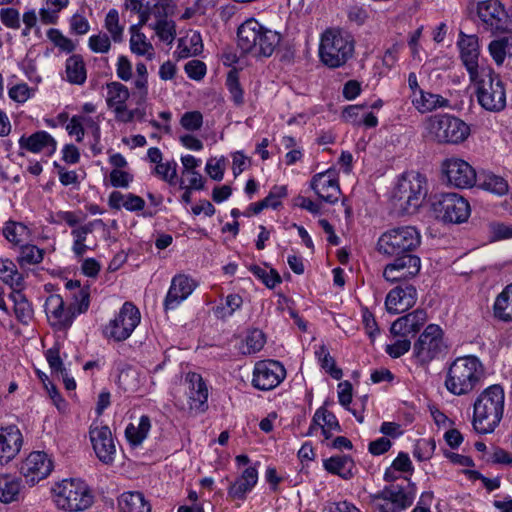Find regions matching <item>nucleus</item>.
<instances>
[{
	"instance_id": "1",
	"label": "nucleus",
	"mask_w": 512,
	"mask_h": 512,
	"mask_svg": "<svg viewBox=\"0 0 512 512\" xmlns=\"http://www.w3.org/2000/svg\"><path fill=\"white\" fill-rule=\"evenodd\" d=\"M505 406V393L500 385L484 389L473 405L472 425L479 434L492 433L501 422Z\"/></svg>"
},
{
	"instance_id": "2",
	"label": "nucleus",
	"mask_w": 512,
	"mask_h": 512,
	"mask_svg": "<svg viewBox=\"0 0 512 512\" xmlns=\"http://www.w3.org/2000/svg\"><path fill=\"white\" fill-rule=\"evenodd\" d=\"M281 35L266 28L256 19L245 20L237 29V46L253 57H270L280 44Z\"/></svg>"
},
{
	"instance_id": "3",
	"label": "nucleus",
	"mask_w": 512,
	"mask_h": 512,
	"mask_svg": "<svg viewBox=\"0 0 512 512\" xmlns=\"http://www.w3.org/2000/svg\"><path fill=\"white\" fill-rule=\"evenodd\" d=\"M484 375L485 368L478 357H458L449 366L445 387L454 395H467L480 385Z\"/></svg>"
},
{
	"instance_id": "4",
	"label": "nucleus",
	"mask_w": 512,
	"mask_h": 512,
	"mask_svg": "<svg viewBox=\"0 0 512 512\" xmlns=\"http://www.w3.org/2000/svg\"><path fill=\"white\" fill-rule=\"evenodd\" d=\"M476 87L480 106L489 112H500L506 107V89L500 76L490 67H481L476 77L470 78Z\"/></svg>"
},
{
	"instance_id": "5",
	"label": "nucleus",
	"mask_w": 512,
	"mask_h": 512,
	"mask_svg": "<svg viewBox=\"0 0 512 512\" xmlns=\"http://www.w3.org/2000/svg\"><path fill=\"white\" fill-rule=\"evenodd\" d=\"M353 37L340 29H327L321 36L319 56L324 65L338 68L347 63L354 54Z\"/></svg>"
},
{
	"instance_id": "6",
	"label": "nucleus",
	"mask_w": 512,
	"mask_h": 512,
	"mask_svg": "<svg viewBox=\"0 0 512 512\" xmlns=\"http://www.w3.org/2000/svg\"><path fill=\"white\" fill-rule=\"evenodd\" d=\"M421 245L420 231L411 225L390 228L383 232L376 243V250L385 257L412 254Z\"/></svg>"
},
{
	"instance_id": "7",
	"label": "nucleus",
	"mask_w": 512,
	"mask_h": 512,
	"mask_svg": "<svg viewBox=\"0 0 512 512\" xmlns=\"http://www.w3.org/2000/svg\"><path fill=\"white\" fill-rule=\"evenodd\" d=\"M425 136L438 144H459L470 135L469 126L461 119L449 115H434L425 122Z\"/></svg>"
},
{
	"instance_id": "8",
	"label": "nucleus",
	"mask_w": 512,
	"mask_h": 512,
	"mask_svg": "<svg viewBox=\"0 0 512 512\" xmlns=\"http://www.w3.org/2000/svg\"><path fill=\"white\" fill-rule=\"evenodd\" d=\"M54 501L59 509L81 512L90 508L94 501L89 486L80 479H64L53 487Z\"/></svg>"
},
{
	"instance_id": "9",
	"label": "nucleus",
	"mask_w": 512,
	"mask_h": 512,
	"mask_svg": "<svg viewBox=\"0 0 512 512\" xmlns=\"http://www.w3.org/2000/svg\"><path fill=\"white\" fill-rule=\"evenodd\" d=\"M427 194L426 178L418 172L401 176L393 193L394 204L405 214L414 213Z\"/></svg>"
},
{
	"instance_id": "10",
	"label": "nucleus",
	"mask_w": 512,
	"mask_h": 512,
	"mask_svg": "<svg viewBox=\"0 0 512 512\" xmlns=\"http://www.w3.org/2000/svg\"><path fill=\"white\" fill-rule=\"evenodd\" d=\"M444 333L437 324H429L413 345V357L420 365H426L445 353L447 345Z\"/></svg>"
},
{
	"instance_id": "11",
	"label": "nucleus",
	"mask_w": 512,
	"mask_h": 512,
	"mask_svg": "<svg viewBox=\"0 0 512 512\" xmlns=\"http://www.w3.org/2000/svg\"><path fill=\"white\" fill-rule=\"evenodd\" d=\"M479 26L492 34L509 32L512 20L500 0H483L476 3Z\"/></svg>"
},
{
	"instance_id": "12",
	"label": "nucleus",
	"mask_w": 512,
	"mask_h": 512,
	"mask_svg": "<svg viewBox=\"0 0 512 512\" xmlns=\"http://www.w3.org/2000/svg\"><path fill=\"white\" fill-rule=\"evenodd\" d=\"M141 321L139 309L132 302H125L115 318L103 328V335L108 340L122 342L128 339Z\"/></svg>"
},
{
	"instance_id": "13",
	"label": "nucleus",
	"mask_w": 512,
	"mask_h": 512,
	"mask_svg": "<svg viewBox=\"0 0 512 512\" xmlns=\"http://www.w3.org/2000/svg\"><path fill=\"white\" fill-rule=\"evenodd\" d=\"M432 205L437 217L448 223H463L471 213L468 201L457 193L441 194Z\"/></svg>"
},
{
	"instance_id": "14",
	"label": "nucleus",
	"mask_w": 512,
	"mask_h": 512,
	"mask_svg": "<svg viewBox=\"0 0 512 512\" xmlns=\"http://www.w3.org/2000/svg\"><path fill=\"white\" fill-rule=\"evenodd\" d=\"M187 403L177 406L190 415L202 414L208 409L209 390L203 377L196 372H189L185 377Z\"/></svg>"
},
{
	"instance_id": "15",
	"label": "nucleus",
	"mask_w": 512,
	"mask_h": 512,
	"mask_svg": "<svg viewBox=\"0 0 512 512\" xmlns=\"http://www.w3.org/2000/svg\"><path fill=\"white\" fill-rule=\"evenodd\" d=\"M286 378V369L276 360H261L255 363L252 374V386L261 391H270Z\"/></svg>"
},
{
	"instance_id": "16",
	"label": "nucleus",
	"mask_w": 512,
	"mask_h": 512,
	"mask_svg": "<svg viewBox=\"0 0 512 512\" xmlns=\"http://www.w3.org/2000/svg\"><path fill=\"white\" fill-rule=\"evenodd\" d=\"M441 170L447 182L456 188H471L477 181L475 169L460 158L445 159L441 164Z\"/></svg>"
},
{
	"instance_id": "17",
	"label": "nucleus",
	"mask_w": 512,
	"mask_h": 512,
	"mask_svg": "<svg viewBox=\"0 0 512 512\" xmlns=\"http://www.w3.org/2000/svg\"><path fill=\"white\" fill-rule=\"evenodd\" d=\"M89 437L97 458L104 464H112L116 445L110 428L95 421L90 425Z\"/></svg>"
},
{
	"instance_id": "18",
	"label": "nucleus",
	"mask_w": 512,
	"mask_h": 512,
	"mask_svg": "<svg viewBox=\"0 0 512 512\" xmlns=\"http://www.w3.org/2000/svg\"><path fill=\"white\" fill-rule=\"evenodd\" d=\"M396 259L388 263L383 270L386 281L394 283L415 277L421 268V260L414 254L395 256Z\"/></svg>"
},
{
	"instance_id": "19",
	"label": "nucleus",
	"mask_w": 512,
	"mask_h": 512,
	"mask_svg": "<svg viewBox=\"0 0 512 512\" xmlns=\"http://www.w3.org/2000/svg\"><path fill=\"white\" fill-rule=\"evenodd\" d=\"M53 470V463L45 452H31L22 463L20 473L33 486L45 479Z\"/></svg>"
},
{
	"instance_id": "20",
	"label": "nucleus",
	"mask_w": 512,
	"mask_h": 512,
	"mask_svg": "<svg viewBox=\"0 0 512 512\" xmlns=\"http://www.w3.org/2000/svg\"><path fill=\"white\" fill-rule=\"evenodd\" d=\"M45 312L49 323L57 330L68 329L76 318V312H73L71 306L65 307L59 294H52L46 299Z\"/></svg>"
},
{
	"instance_id": "21",
	"label": "nucleus",
	"mask_w": 512,
	"mask_h": 512,
	"mask_svg": "<svg viewBox=\"0 0 512 512\" xmlns=\"http://www.w3.org/2000/svg\"><path fill=\"white\" fill-rule=\"evenodd\" d=\"M370 498L371 502L387 503L392 512H401L413 503L414 494L407 492L402 486L390 485L370 495Z\"/></svg>"
},
{
	"instance_id": "22",
	"label": "nucleus",
	"mask_w": 512,
	"mask_h": 512,
	"mask_svg": "<svg viewBox=\"0 0 512 512\" xmlns=\"http://www.w3.org/2000/svg\"><path fill=\"white\" fill-rule=\"evenodd\" d=\"M310 187L319 198L331 204L337 202L341 194L337 174L332 169L314 175Z\"/></svg>"
},
{
	"instance_id": "23",
	"label": "nucleus",
	"mask_w": 512,
	"mask_h": 512,
	"mask_svg": "<svg viewBox=\"0 0 512 512\" xmlns=\"http://www.w3.org/2000/svg\"><path fill=\"white\" fill-rule=\"evenodd\" d=\"M416 301V288L411 284H405L393 288L387 294L385 306L389 313L399 314L413 307Z\"/></svg>"
},
{
	"instance_id": "24",
	"label": "nucleus",
	"mask_w": 512,
	"mask_h": 512,
	"mask_svg": "<svg viewBox=\"0 0 512 512\" xmlns=\"http://www.w3.org/2000/svg\"><path fill=\"white\" fill-rule=\"evenodd\" d=\"M22 433L15 425L0 428V467L13 460L21 450Z\"/></svg>"
},
{
	"instance_id": "25",
	"label": "nucleus",
	"mask_w": 512,
	"mask_h": 512,
	"mask_svg": "<svg viewBox=\"0 0 512 512\" xmlns=\"http://www.w3.org/2000/svg\"><path fill=\"white\" fill-rule=\"evenodd\" d=\"M196 288L195 281L183 274L176 275L172 278L171 285L164 300L165 310H174Z\"/></svg>"
},
{
	"instance_id": "26",
	"label": "nucleus",
	"mask_w": 512,
	"mask_h": 512,
	"mask_svg": "<svg viewBox=\"0 0 512 512\" xmlns=\"http://www.w3.org/2000/svg\"><path fill=\"white\" fill-rule=\"evenodd\" d=\"M427 321V313L423 309H416L396 319L391 327L390 333L394 337H407L409 334H416Z\"/></svg>"
},
{
	"instance_id": "27",
	"label": "nucleus",
	"mask_w": 512,
	"mask_h": 512,
	"mask_svg": "<svg viewBox=\"0 0 512 512\" xmlns=\"http://www.w3.org/2000/svg\"><path fill=\"white\" fill-rule=\"evenodd\" d=\"M20 150L34 154L52 155L57 149L56 140L46 131H37L29 136L22 135L18 141Z\"/></svg>"
},
{
	"instance_id": "28",
	"label": "nucleus",
	"mask_w": 512,
	"mask_h": 512,
	"mask_svg": "<svg viewBox=\"0 0 512 512\" xmlns=\"http://www.w3.org/2000/svg\"><path fill=\"white\" fill-rule=\"evenodd\" d=\"M460 48L461 60L466 67L469 77H476L481 67H479V44L476 36H464L458 42Z\"/></svg>"
},
{
	"instance_id": "29",
	"label": "nucleus",
	"mask_w": 512,
	"mask_h": 512,
	"mask_svg": "<svg viewBox=\"0 0 512 512\" xmlns=\"http://www.w3.org/2000/svg\"><path fill=\"white\" fill-rule=\"evenodd\" d=\"M167 0H128L126 8L139 15V25H145L151 15L161 17L166 15Z\"/></svg>"
},
{
	"instance_id": "30",
	"label": "nucleus",
	"mask_w": 512,
	"mask_h": 512,
	"mask_svg": "<svg viewBox=\"0 0 512 512\" xmlns=\"http://www.w3.org/2000/svg\"><path fill=\"white\" fill-rule=\"evenodd\" d=\"M258 481V471L255 467L246 468L228 488V495L234 499L243 500Z\"/></svg>"
},
{
	"instance_id": "31",
	"label": "nucleus",
	"mask_w": 512,
	"mask_h": 512,
	"mask_svg": "<svg viewBox=\"0 0 512 512\" xmlns=\"http://www.w3.org/2000/svg\"><path fill=\"white\" fill-rule=\"evenodd\" d=\"M108 205L115 210L124 208L129 212H138L144 209L145 201L133 193L122 194L119 191H113L109 195Z\"/></svg>"
},
{
	"instance_id": "32",
	"label": "nucleus",
	"mask_w": 512,
	"mask_h": 512,
	"mask_svg": "<svg viewBox=\"0 0 512 512\" xmlns=\"http://www.w3.org/2000/svg\"><path fill=\"white\" fill-rule=\"evenodd\" d=\"M326 471L347 480L353 477L355 463L353 459L344 454L334 455L323 461Z\"/></svg>"
},
{
	"instance_id": "33",
	"label": "nucleus",
	"mask_w": 512,
	"mask_h": 512,
	"mask_svg": "<svg viewBox=\"0 0 512 512\" xmlns=\"http://www.w3.org/2000/svg\"><path fill=\"white\" fill-rule=\"evenodd\" d=\"M143 26L144 25L134 24L130 27V49L134 54L143 56L151 61L155 58V50L145 34L140 31Z\"/></svg>"
},
{
	"instance_id": "34",
	"label": "nucleus",
	"mask_w": 512,
	"mask_h": 512,
	"mask_svg": "<svg viewBox=\"0 0 512 512\" xmlns=\"http://www.w3.org/2000/svg\"><path fill=\"white\" fill-rule=\"evenodd\" d=\"M102 219H95L84 225L76 226L72 229L71 235L73 236L72 251L76 257H82L88 250L85 244L88 234L92 233L97 226H103Z\"/></svg>"
},
{
	"instance_id": "35",
	"label": "nucleus",
	"mask_w": 512,
	"mask_h": 512,
	"mask_svg": "<svg viewBox=\"0 0 512 512\" xmlns=\"http://www.w3.org/2000/svg\"><path fill=\"white\" fill-rule=\"evenodd\" d=\"M65 288L71 293L73 302L70 306L76 316L85 313L90 305L89 287H82L78 280H69L65 283Z\"/></svg>"
},
{
	"instance_id": "36",
	"label": "nucleus",
	"mask_w": 512,
	"mask_h": 512,
	"mask_svg": "<svg viewBox=\"0 0 512 512\" xmlns=\"http://www.w3.org/2000/svg\"><path fill=\"white\" fill-rule=\"evenodd\" d=\"M119 512H151V505L138 491L124 492L118 498Z\"/></svg>"
},
{
	"instance_id": "37",
	"label": "nucleus",
	"mask_w": 512,
	"mask_h": 512,
	"mask_svg": "<svg viewBox=\"0 0 512 512\" xmlns=\"http://www.w3.org/2000/svg\"><path fill=\"white\" fill-rule=\"evenodd\" d=\"M412 104L419 112L426 113L438 108L449 107V100L439 94L419 90L417 95L412 97Z\"/></svg>"
},
{
	"instance_id": "38",
	"label": "nucleus",
	"mask_w": 512,
	"mask_h": 512,
	"mask_svg": "<svg viewBox=\"0 0 512 512\" xmlns=\"http://www.w3.org/2000/svg\"><path fill=\"white\" fill-rule=\"evenodd\" d=\"M0 279L12 291H21L24 287V277L11 259H0Z\"/></svg>"
},
{
	"instance_id": "39",
	"label": "nucleus",
	"mask_w": 512,
	"mask_h": 512,
	"mask_svg": "<svg viewBox=\"0 0 512 512\" xmlns=\"http://www.w3.org/2000/svg\"><path fill=\"white\" fill-rule=\"evenodd\" d=\"M493 312L498 320L512 322V283L507 285L496 297Z\"/></svg>"
},
{
	"instance_id": "40",
	"label": "nucleus",
	"mask_w": 512,
	"mask_h": 512,
	"mask_svg": "<svg viewBox=\"0 0 512 512\" xmlns=\"http://www.w3.org/2000/svg\"><path fill=\"white\" fill-rule=\"evenodd\" d=\"M313 423L319 426L325 439H329L334 432H341V426L336 416L324 407L315 411Z\"/></svg>"
},
{
	"instance_id": "41",
	"label": "nucleus",
	"mask_w": 512,
	"mask_h": 512,
	"mask_svg": "<svg viewBox=\"0 0 512 512\" xmlns=\"http://www.w3.org/2000/svg\"><path fill=\"white\" fill-rule=\"evenodd\" d=\"M22 489L21 479L19 477L3 474L0 475V501L11 503L17 501Z\"/></svg>"
},
{
	"instance_id": "42",
	"label": "nucleus",
	"mask_w": 512,
	"mask_h": 512,
	"mask_svg": "<svg viewBox=\"0 0 512 512\" xmlns=\"http://www.w3.org/2000/svg\"><path fill=\"white\" fill-rule=\"evenodd\" d=\"M66 80L75 85H82L87 78L85 63L80 55H72L65 64Z\"/></svg>"
},
{
	"instance_id": "43",
	"label": "nucleus",
	"mask_w": 512,
	"mask_h": 512,
	"mask_svg": "<svg viewBox=\"0 0 512 512\" xmlns=\"http://www.w3.org/2000/svg\"><path fill=\"white\" fill-rule=\"evenodd\" d=\"M151 429V420L147 415H142L137 425L130 423L125 429V437L132 446H139L147 438Z\"/></svg>"
},
{
	"instance_id": "44",
	"label": "nucleus",
	"mask_w": 512,
	"mask_h": 512,
	"mask_svg": "<svg viewBox=\"0 0 512 512\" xmlns=\"http://www.w3.org/2000/svg\"><path fill=\"white\" fill-rule=\"evenodd\" d=\"M45 255V250L34 244L24 243L19 247L16 261L21 268L40 264Z\"/></svg>"
},
{
	"instance_id": "45",
	"label": "nucleus",
	"mask_w": 512,
	"mask_h": 512,
	"mask_svg": "<svg viewBox=\"0 0 512 512\" xmlns=\"http://www.w3.org/2000/svg\"><path fill=\"white\" fill-rule=\"evenodd\" d=\"M106 90V104L109 109L126 104L130 97L129 89L117 81L107 83Z\"/></svg>"
},
{
	"instance_id": "46",
	"label": "nucleus",
	"mask_w": 512,
	"mask_h": 512,
	"mask_svg": "<svg viewBox=\"0 0 512 512\" xmlns=\"http://www.w3.org/2000/svg\"><path fill=\"white\" fill-rule=\"evenodd\" d=\"M479 186L496 196H503L508 193V182L501 176L493 173H484L479 178Z\"/></svg>"
},
{
	"instance_id": "47",
	"label": "nucleus",
	"mask_w": 512,
	"mask_h": 512,
	"mask_svg": "<svg viewBox=\"0 0 512 512\" xmlns=\"http://www.w3.org/2000/svg\"><path fill=\"white\" fill-rule=\"evenodd\" d=\"M5 238L16 246H21L29 238V228L20 222L9 221L3 229Z\"/></svg>"
},
{
	"instance_id": "48",
	"label": "nucleus",
	"mask_w": 512,
	"mask_h": 512,
	"mask_svg": "<svg viewBox=\"0 0 512 512\" xmlns=\"http://www.w3.org/2000/svg\"><path fill=\"white\" fill-rule=\"evenodd\" d=\"M10 298L14 302V313L16 318L23 324H28L33 318V309L31 304L21 291H12Z\"/></svg>"
},
{
	"instance_id": "49",
	"label": "nucleus",
	"mask_w": 512,
	"mask_h": 512,
	"mask_svg": "<svg viewBox=\"0 0 512 512\" xmlns=\"http://www.w3.org/2000/svg\"><path fill=\"white\" fill-rule=\"evenodd\" d=\"M243 299L238 294H229L225 298V303L213 309L218 319H226L231 317L235 311L241 308Z\"/></svg>"
},
{
	"instance_id": "50",
	"label": "nucleus",
	"mask_w": 512,
	"mask_h": 512,
	"mask_svg": "<svg viewBox=\"0 0 512 512\" xmlns=\"http://www.w3.org/2000/svg\"><path fill=\"white\" fill-rule=\"evenodd\" d=\"M315 355L321 365V367L331 375L332 378L339 380L343 373L342 370L337 368L335 365L334 358L330 355L328 349L322 345L316 351Z\"/></svg>"
},
{
	"instance_id": "51",
	"label": "nucleus",
	"mask_w": 512,
	"mask_h": 512,
	"mask_svg": "<svg viewBox=\"0 0 512 512\" xmlns=\"http://www.w3.org/2000/svg\"><path fill=\"white\" fill-rule=\"evenodd\" d=\"M69 0H46L45 5L40 9L42 22L46 24L55 23L58 12L67 7Z\"/></svg>"
},
{
	"instance_id": "52",
	"label": "nucleus",
	"mask_w": 512,
	"mask_h": 512,
	"mask_svg": "<svg viewBox=\"0 0 512 512\" xmlns=\"http://www.w3.org/2000/svg\"><path fill=\"white\" fill-rule=\"evenodd\" d=\"M156 21L154 25H150L156 32L159 39L166 44L170 45L175 39L176 29L175 23L172 20H167L161 17Z\"/></svg>"
},
{
	"instance_id": "53",
	"label": "nucleus",
	"mask_w": 512,
	"mask_h": 512,
	"mask_svg": "<svg viewBox=\"0 0 512 512\" xmlns=\"http://www.w3.org/2000/svg\"><path fill=\"white\" fill-rule=\"evenodd\" d=\"M105 28L110 33L114 42H122L124 26L119 22V14L115 9H111L105 18Z\"/></svg>"
},
{
	"instance_id": "54",
	"label": "nucleus",
	"mask_w": 512,
	"mask_h": 512,
	"mask_svg": "<svg viewBox=\"0 0 512 512\" xmlns=\"http://www.w3.org/2000/svg\"><path fill=\"white\" fill-rule=\"evenodd\" d=\"M226 86L234 104L237 106L242 105L244 103V92L239 83L238 72L236 70L229 71Z\"/></svg>"
},
{
	"instance_id": "55",
	"label": "nucleus",
	"mask_w": 512,
	"mask_h": 512,
	"mask_svg": "<svg viewBox=\"0 0 512 512\" xmlns=\"http://www.w3.org/2000/svg\"><path fill=\"white\" fill-rule=\"evenodd\" d=\"M134 87L138 90L139 100L145 101L148 95V71L142 62L136 64Z\"/></svg>"
},
{
	"instance_id": "56",
	"label": "nucleus",
	"mask_w": 512,
	"mask_h": 512,
	"mask_svg": "<svg viewBox=\"0 0 512 512\" xmlns=\"http://www.w3.org/2000/svg\"><path fill=\"white\" fill-rule=\"evenodd\" d=\"M250 271L254 276L259 278L268 288H274L276 285L281 283V277L278 272L274 269H270L269 271L265 268H262L258 265H253L250 267Z\"/></svg>"
},
{
	"instance_id": "57",
	"label": "nucleus",
	"mask_w": 512,
	"mask_h": 512,
	"mask_svg": "<svg viewBox=\"0 0 512 512\" xmlns=\"http://www.w3.org/2000/svg\"><path fill=\"white\" fill-rule=\"evenodd\" d=\"M154 173L160 177L163 181L169 184H175L177 177V163L174 160L160 163L154 168Z\"/></svg>"
},
{
	"instance_id": "58",
	"label": "nucleus",
	"mask_w": 512,
	"mask_h": 512,
	"mask_svg": "<svg viewBox=\"0 0 512 512\" xmlns=\"http://www.w3.org/2000/svg\"><path fill=\"white\" fill-rule=\"evenodd\" d=\"M265 344V337L262 331L255 329L251 331L245 340L244 354H254L259 352Z\"/></svg>"
},
{
	"instance_id": "59",
	"label": "nucleus",
	"mask_w": 512,
	"mask_h": 512,
	"mask_svg": "<svg viewBox=\"0 0 512 512\" xmlns=\"http://www.w3.org/2000/svg\"><path fill=\"white\" fill-rule=\"evenodd\" d=\"M488 49L495 63L502 65L506 56H508L506 37L491 41Z\"/></svg>"
},
{
	"instance_id": "60",
	"label": "nucleus",
	"mask_w": 512,
	"mask_h": 512,
	"mask_svg": "<svg viewBox=\"0 0 512 512\" xmlns=\"http://www.w3.org/2000/svg\"><path fill=\"white\" fill-rule=\"evenodd\" d=\"M180 125L187 131H198L203 125V116L199 111L185 112L180 119Z\"/></svg>"
},
{
	"instance_id": "61",
	"label": "nucleus",
	"mask_w": 512,
	"mask_h": 512,
	"mask_svg": "<svg viewBox=\"0 0 512 512\" xmlns=\"http://www.w3.org/2000/svg\"><path fill=\"white\" fill-rule=\"evenodd\" d=\"M48 221L51 224L57 225L64 222L68 226L75 228L81 222V218L78 213L73 211H58L50 215Z\"/></svg>"
},
{
	"instance_id": "62",
	"label": "nucleus",
	"mask_w": 512,
	"mask_h": 512,
	"mask_svg": "<svg viewBox=\"0 0 512 512\" xmlns=\"http://www.w3.org/2000/svg\"><path fill=\"white\" fill-rule=\"evenodd\" d=\"M435 447V442L432 439H422L415 445L413 456L419 461L428 460L432 456Z\"/></svg>"
},
{
	"instance_id": "63",
	"label": "nucleus",
	"mask_w": 512,
	"mask_h": 512,
	"mask_svg": "<svg viewBox=\"0 0 512 512\" xmlns=\"http://www.w3.org/2000/svg\"><path fill=\"white\" fill-rule=\"evenodd\" d=\"M411 348V341L407 337H400L393 344L386 346V353L392 358H399Z\"/></svg>"
},
{
	"instance_id": "64",
	"label": "nucleus",
	"mask_w": 512,
	"mask_h": 512,
	"mask_svg": "<svg viewBox=\"0 0 512 512\" xmlns=\"http://www.w3.org/2000/svg\"><path fill=\"white\" fill-rule=\"evenodd\" d=\"M89 48L95 53H107L110 50L111 42L104 33L92 35L88 42Z\"/></svg>"
}]
</instances>
